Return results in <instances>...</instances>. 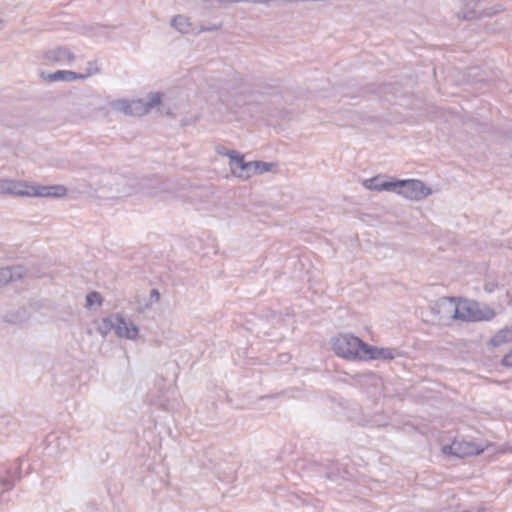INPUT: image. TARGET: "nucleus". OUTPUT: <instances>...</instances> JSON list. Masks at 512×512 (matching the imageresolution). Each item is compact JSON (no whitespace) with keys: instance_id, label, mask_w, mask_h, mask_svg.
<instances>
[{"instance_id":"f257e3e1","label":"nucleus","mask_w":512,"mask_h":512,"mask_svg":"<svg viewBox=\"0 0 512 512\" xmlns=\"http://www.w3.org/2000/svg\"><path fill=\"white\" fill-rule=\"evenodd\" d=\"M89 187L99 198H121L131 194L132 185L126 176L120 173L96 171L90 175Z\"/></svg>"},{"instance_id":"f03ea898","label":"nucleus","mask_w":512,"mask_h":512,"mask_svg":"<svg viewBox=\"0 0 512 512\" xmlns=\"http://www.w3.org/2000/svg\"><path fill=\"white\" fill-rule=\"evenodd\" d=\"M453 306L452 318L454 320H461L465 322H481L490 321L496 316L494 309L488 305H480L475 300H468L461 297L445 296L439 299L438 306L445 304Z\"/></svg>"},{"instance_id":"7ed1b4c3","label":"nucleus","mask_w":512,"mask_h":512,"mask_svg":"<svg viewBox=\"0 0 512 512\" xmlns=\"http://www.w3.org/2000/svg\"><path fill=\"white\" fill-rule=\"evenodd\" d=\"M263 98L264 94L262 92L248 91L238 93L230 99L222 101L232 112H236L237 109H245L252 118H263L269 115L267 105L263 101Z\"/></svg>"},{"instance_id":"20e7f679","label":"nucleus","mask_w":512,"mask_h":512,"mask_svg":"<svg viewBox=\"0 0 512 512\" xmlns=\"http://www.w3.org/2000/svg\"><path fill=\"white\" fill-rule=\"evenodd\" d=\"M112 330L119 338H126L135 340L139 334V328L131 321H127L121 314H113L110 317L103 318L98 331L103 336H106Z\"/></svg>"},{"instance_id":"39448f33","label":"nucleus","mask_w":512,"mask_h":512,"mask_svg":"<svg viewBox=\"0 0 512 512\" xmlns=\"http://www.w3.org/2000/svg\"><path fill=\"white\" fill-rule=\"evenodd\" d=\"M361 339L352 334H340L331 339V347L334 353L347 360H356L359 357Z\"/></svg>"},{"instance_id":"423d86ee","label":"nucleus","mask_w":512,"mask_h":512,"mask_svg":"<svg viewBox=\"0 0 512 512\" xmlns=\"http://www.w3.org/2000/svg\"><path fill=\"white\" fill-rule=\"evenodd\" d=\"M396 193L410 200H422L429 196L432 191L421 180L398 179Z\"/></svg>"},{"instance_id":"0eeeda50","label":"nucleus","mask_w":512,"mask_h":512,"mask_svg":"<svg viewBox=\"0 0 512 512\" xmlns=\"http://www.w3.org/2000/svg\"><path fill=\"white\" fill-rule=\"evenodd\" d=\"M442 451L445 455L464 458L467 456L479 455L484 449L477 446L474 442L464 439H454L449 445H444Z\"/></svg>"},{"instance_id":"6e6552de","label":"nucleus","mask_w":512,"mask_h":512,"mask_svg":"<svg viewBox=\"0 0 512 512\" xmlns=\"http://www.w3.org/2000/svg\"><path fill=\"white\" fill-rule=\"evenodd\" d=\"M67 188L63 185H27L24 184L22 196L29 197H46V198H59L65 196Z\"/></svg>"},{"instance_id":"1a4fd4ad","label":"nucleus","mask_w":512,"mask_h":512,"mask_svg":"<svg viewBox=\"0 0 512 512\" xmlns=\"http://www.w3.org/2000/svg\"><path fill=\"white\" fill-rule=\"evenodd\" d=\"M231 173L242 179H249L252 176V161H245L244 155L239 151L231 150L228 154Z\"/></svg>"},{"instance_id":"9d476101","label":"nucleus","mask_w":512,"mask_h":512,"mask_svg":"<svg viewBox=\"0 0 512 512\" xmlns=\"http://www.w3.org/2000/svg\"><path fill=\"white\" fill-rule=\"evenodd\" d=\"M398 179L396 178H389L385 179L383 176L378 175L375 177H372L370 179H366L363 182V185L365 188L369 190L374 191H391L395 192L397 191V182Z\"/></svg>"},{"instance_id":"9b49d317","label":"nucleus","mask_w":512,"mask_h":512,"mask_svg":"<svg viewBox=\"0 0 512 512\" xmlns=\"http://www.w3.org/2000/svg\"><path fill=\"white\" fill-rule=\"evenodd\" d=\"M90 75H91V72L82 74V73H77V72L68 71V70H57L52 73H46L44 71L40 72V77L49 82H56V81L71 82V81L78 80V79H85Z\"/></svg>"},{"instance_id":"f8f14e48","label":"nucleus","mask_w":512,"mask_h":512,"mask_svg":"<svg viewBox=\"0 0 512 512\" xmlns=\"http://www.w3.org/2000/svg\"><path fill=\"white\" fill-rule=\"evenodd\" d=\"M479 3L480 1H475L472 8H466L463 11L462 17L464 20L470 21L472 19L480 18L483 16L492 17L505 10L504 6L501 4H496L493 7L483 10H476L475 8L479 5Z\"/></svg>"},{"instance_id":"ddd939ff","label":"nucleus","mask_w":512,"mask_h":512,"mask_svg":"<svg viewBox=\"0 0 512 512\" xmlns=\"http://www.w3.org/2000/svg\"><path fill=\"white\" fill-rule=\"evenodd\" d=\"M45 59L52 62H62L67 60L71 63L75 60V55L70 51L68 47L59 46L57 48L46 51Z\"/></svg>"},{"instance_id":"4468645a","label":"nucleus","mask_w":512,"mask_h":512,"mask_svg":"<svg viewBox=\"0 0 512 512\" xmlns=\"http://www.w3.org/2000/svg\"><path fill=\"white\" fill-rule=\"evenodd\" d=\"M16 466L13 470L8 469L6 471V476L0 478V483L2 486L6 487V490H10L13 488L15 482L21 479V463L22 459L17 458L15 460Z\"/></svg>"},{"instance_id":"2eb2a0df","label":"nucleus","mask_w":512,"mask_h":512,"mask_svg":"<svg viewBox=\"0 0 512 512\" xmlns=\"http://www.w3.org/2000/svg\"><path fill=\"white\" fill-rule=\"evenodd\" d=\"M512 342V325L499 330L487 343L488 347L496 348L505 343Z\"/></svg>"},{"instance_id":"dca6fc26","label":"nucleus","mask_w":512,"mask_h":512,"mask_svg":"<svg viewBox=\"0 0 512 512\" xmlns=\"http://www.w3.org/2000/svg\"><path fill=\"white\" fill-rule=\"evenodd\" d=\"M24 190V183L12 180H0V194H13L22 196Z\"/></svg>"},{"instance_id":"f3484780","label":"nucleus","mask_w":512,"mask_h":512,"mask_svg":"<svg viewBox=\"0 0 512 512\" xmlns=\"http://www.w3.org/2000/svg\"><path fill=\"white\" fill-rule=\"evenodd\" d=\"M377 346L370 345L366 342H364L361 339L360 346H359V357H357L356 360L360 361H368V360H376L377 359Z\"/></svg>"},{"instance_id":"a211bd4d","label":"nucleus","mask_w":512,"mask_h":512,"mask_svg":"<svg viewBox=\"0 0 512 512\" xmlns=\"http://www.w3.org/2000/svg\"><path fill=\"white\" fill-rule=\"evenodd\" d=\"M171 26L181 33H187L190 26L189 19L183 15H177L172 18Z\"/></svg>"},{"instance_id":"6ab92c4d","label":"nucleus","mask_w":512,"mask_h":512,"mask_svg":"<svg viewBox=\"0 0 512 512\" xmlns=\"http://www.w3.org/2000/svg\"><path fill=\"white\" fill-rule=\"evenodd\" d=\"M252 175L263 174L265 172H269L273 167L276 166V163L273 162H264V161H252Z\"/></svg>"},{"instance_id":"aec40b11","label":"nucleus","mask_w":512,"mask_h":512,"mask_svg":"<svg viewBox=\"0 0 512 512\" xmlns=\"http://www.w3.org/2000/svg\"><path fill=\"white\" fill-rule=\"evenodd\" d=\"M111 107L115 111H119L125 115H131V101L118 99L111 103Z\"/></svg>"},{"instance_id":"412c9836","label":"nucleus","mask_w":512,"mask_h":512,"mask_svg":"<svg viewBox=\"0 0 512 512\" xmlns=\"http://www.w3.org/2000/svg\"><path fill=\"white\" fill-rule=\"evenodd\" d=\"M131 110L132 116H142L149 112L145 104V101L142 99L131 101Z\"/></svg>"},{"instance_id":"4be33fe9","label":"nucleus","mask_w":512,"mask_h":512,"mask_svg":"<svg viewBox=\"0 0 512 512\" xmlns=\"http://www.w3.org/2000/svg\"><path fill=\"white\" fill-rule=\"evenodd\" d=\"M377 359L392 360L399 355V351L396 348H379L377 347Z\"/></svg>"},{"instance_id":"5701e85b","label":"nucleus","mask_w":512,"mask_h":512,"mask_svg":"<svg viewBox=\"0 0 512 512\" xmlns=\"http://www.w3.org/2000/svg\"><path fill=\"white\" fill-rule=\"evenodd\" d=\"M103 297L97 291H91L86 295V307L92 309L94 305H102Z\"/></svg>"},{"instance_id":"b1692460","label":"nucleus","mask_w":512,"mask_h":512,"mask_svg":"<svg viewBox=\"0 0 512 512\" xmlns=\"http://www.w3.org/2000/svg\"><path fill=\"white\" fill-rule=\"evenodd\" d=\"M162 98H163V93H161V92L148 94L147 100L145 101L148 111L159 106L162 102Z\"/></svg>"},{"instance_id":"393cba45","label":"nucleus","mask_w":512,"mask_h":512,"mask_svg":"<svg viewBox=\"0 0 512 512\" xmlns=\"http://www.w3.org/2000/svg\"><path fill=\"white\" fill-rule=\"evenodd\" d=\"M376 374L370 372V373H364V374H355L352 376V379L354 380V385H362L365 381H373L376 380Z\"/></svg>"},{"instance_id":"a878e982","label":"nucleus","mask_w":512,"mask_h":512,"mask_svg":"<svg viewBox=\"0 0 512 512\" xmlns=\"http://www.w3.org/2000/svg\"><path fill=\"white\" fill-rule=\"evenodd\" d=\"M9 270L12 274V281L21 279L27 273V269L22 265L9 267Z\"/></svg>"},{"instance_id":"bb28decb","label":"nucleus","mask_w":512,"mask_h":512,"mask_svg":"<svg viewBox=\"0 0 512 512\" xmlns=\"http://www.w3.org/2000/svg\"><path fill=\"white\" fill-rule=\"evenodd\" d=\"M12 274L9 267L0 268V286L6 285L11 282Z\"/></svg>"},{"instance_id":"cd10ccee","label":"nucleus","mask_w":512,"mask_h":512,"mask_svg":"<svg viewBox=\"0 0 512 512\" xmlns=\"http://www.w3.org/2000/svg\"><path fill=\"white\" fill-rule=\"evenodd\" d=\"M160 300V292L158 289L154 288L150 291V302L145 305L146 308L151 307L153 302H158Z\"/></svg>"},{"instance_id":"c85d7f7f","label":"nucleus","mask_w":512,"mask_h":512,"mask_svg":"<svg viewBox=\"0 0 512 512\" xmlns=\"http://www.w3.org/2000/svg\"><path fill=\"white\" fill-rule=\"evenodd\" d=\"M500 363L504 367H512V349L504 355Z\"/></svg>"},{"instance_id":"c756f323","label":"nucleus","mask_w":512,"mask_h":512,"mask_svg":"<svg viewBox=\"0 0 512 512\" xmlns=\"http://www.w3.org/2000/svg\"><path fill=\"white\" fill-rule=\"evenodd\" d=\"M216 150V153L219 154V155H224V156H227L228 157V154L230 153L231 150L227 149L225 146L223 145H218L216 146L215 148Z\"/></svg>"},{"instance_id":"7c9ffc66","label":"nucleus","mask_w":512,"mask_h":512,"mask_svg":"<svg viewBox=\"0 0 512 512\" xmlns=\"http://www.w3.org/2000/svg\"><path fill=\"white\" fill-rule=\"evenodd\" d=\"M496 287L497 284H495L494 282H486L484 285V290L488 293H492Z\"/></svg>"},{"instance_id":"2f4dec72","label":"nucleus","mask_w":512,"mask_h":512,"mask_svg":"<svg viewBox=\"0 0 512 512\" xmlns=\"http://www.w3.org/2000/svg\"><path fill=\"white\" fill-rule=\"evenodd\" d=\"M337 475H338V472H335V471H328L324 474L325 478L329 479V480H336Z\"/></svg>"},{"instance_id":"473e14b6","label":"nucleus","mask_w":512,"mask_h":512,"mask_svg":"<svg viewBox=\"0 0 512 512\" xmlns=\"http://www.w3.org/2000/svg\"><path fill=\"white\" fill-rule=\"evenodd\" d=\"M5 321L8 323H17L19 320L14 318V315L6 316Z\"/></svg>"},{"instance_id":"72a5a7b5","label":"nucleus","mask_w":512,"mask_h":512,"mask_svg":"<svg viewBox=\"0 0 512 512\" xmlns=\"http://www.w3.org/2000/svg\"><path fill=\"white\" fill-rule=\"evenodd\" d=\"M88 72H91V75H92V74H94V73L99 72V69H98V68H96L94 71H92V67H89V69H87V73H88Z\"/></svg>"},{"instance_id":"f704fd0d","label":"nucleus","mask_w":512,"mask_h":512,"mask_svg":"<svg viewBox=\"0 0 512 512\" xmlns=\"http://www.w3.org/2000/svg\"><path fill=\"white\" fill-rule=\"evenodd\" d=\"M158 192H159V191H151V192H150V195L155 196V195H157V194H158Z\"/></svg>"},{"instance_id":"c9c22d12","label":"nucleus","mask_w":512,"mask_h":512,"mask_svg":"<svg viewBox=\"0 0 512 512\" xmlns=\"http://www.w3.org/2000/svg\"><path fill=\"white\" fill-rule=\"evenodd\" d=\"M207 30H217V27L214 26V27H211V28H207Z\"/></svg>"},{"instance_id":"e433bc0d","label":"nucleus","mask_w":512,"mask_h":512,"mask_svg":"<svg viewBox=\"0 0 512 512\" xmlns=\"http://www.w3.org/2000/svg\"><path fill=\"white\" fill-rule=\"evenodd\" d=\"M2 22V19H0V23Z\"/></svg>"}]
</instances>
